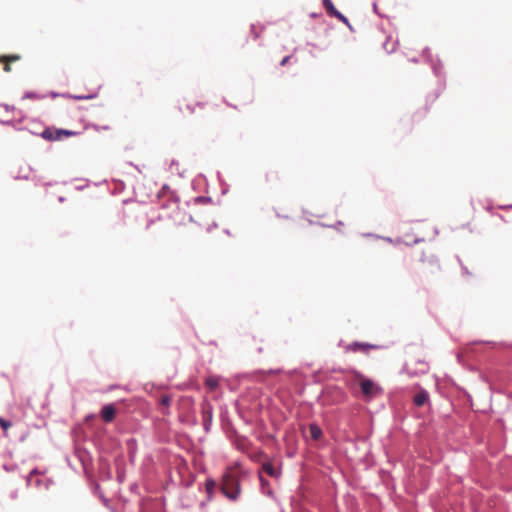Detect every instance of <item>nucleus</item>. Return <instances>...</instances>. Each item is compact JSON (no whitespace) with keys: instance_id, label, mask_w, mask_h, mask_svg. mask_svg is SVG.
I'll use <instances>...</instances> for the list:
<instances>
[{"instance_id":"1","label":"nucleus","mask_w":512,"mask_h":512,"mask_svg":"<svg viewBox=\"0 0 512 512\" xmlns=\"http://www.w3.org/2000/svg\"><path fill=\"white\" fill-rule=\"evenodd\" d=\"M222 493L231 501H236L241 493L238 475L234 471H227L222 477Z\"/></svg>"},{"instance_id":"2","label":"nucleus","mask_w":512,"mask_h":512,"mask_svg":"<svg viewBox=\"0 0 512 512\" xmlns=\"http://www.w3.org/2000/svg\"><path fill=\"white\" fill-rule=\"evenodd\" d=\"M162 217L171 219L176 225H181L185 222L186 213L179 207L177 201H170L163 206Z\"/></svg>"},{"instance_id":"3","label":"nucleus","mask_w":512,"mask_h":512,"mask_svg":"<svg viewBox=\"0 0 512 512\" xmlns=\"http://www.w3.org/2000/svg\"><path fill=\"white\" fill-rule=\"evenodd\" d=\"M357 377L360 379V388L366 399H372L382 392V389L372 380L364 378L360 374Z\"/></svg>"},{"instance_id":"4","label":"nucleus","mask_w":512,"mask_h":512,"mask_svg":"<svg viewBox=\"0 0 512 512\" xmlns=\"http://www.w3.org/2000/svg\"><path fill=\"white\" fill-rule=\"evenodd\" d=\"M116 415V409L112 404H107L103 406L101 410V417L104 422L109 423L112 422Z\"/></svg>"},{"instance_id":"5","label":"nucleus","mask_w":512,"mask_h":512,"mask_svg":"<svg viewBox=\"0 0 512 512\" xmlns=\"http://www.w3.org/2000/svg\"><path fill=\"white\" fill-rule=\"evenodd\" d=\"M20 59H21L20 55H17V54L3 55V56H0V63L4 64L3 70L5 72H10L11 71L10 64L12 62H16V61H18Z\"/></svg>"},{"instance_id":"6","label":"nucleus","mask_w":512,"mask_h":512,"mask_svg":"<svg viewBox=\"0 0 512 512\" xmlns=\"http://www.w3.org/2000/svg\"><path fill=\"white\" fill-rule=\"evenodd\" d=\"M429 400V394L426 390L420 389L413 398V402L417 407H422Z\"/></svg>"},{"instance_id":"7","label":"nucleus","mask_w":512,"mask_h":512,"mask_svg":"<svg viewBox=\"0 0 512 512\" xmlns=\"http://www.w3.org/2000/svg\"><path fill=\"white\" fill-rule=\"evenodd\" d=\"M43 139L47 141H58L60 140L59 132L57 128L48 127L41 133Z\"/></svg>"},{"instance_id":"8","label":"nucleus","mask_w":512,"mask_h":512,"mask_svg":"<svg viewBox=\"0 0 512 512\" xmlns=\"http://www.w3.org/2000/svg\"><path fill=\"white\" fill-rule=\"evenodd\" d=\"M262 470L270 477L278 478L280 476V471L276 469L270 462L263 463Z\"/></svg>"},{"instance_id":"9","label":"nucleus","mask_w":512,"mask_h":512,"mask_svg":"<svg viewBox=\"0 0 512 512\" xmlns=\"http://www.w3.org/2000/svg\"><path fill=\"white\" fill-rule=\"evenodd\" d=\"M202 413H203L204 423H205V425H207V423L210 422L212 419L211 407L209 405H204L202 408Z\"/></svg>"},{"instance_id":"10","label":"nucleus","mask_w":512,"mask_h":512,"mask_svg":"<svg viewBox=\"0 0 512 512\" xmlns=\"http://www.w3.org/2000/svg\"><path fill=\"white\" fill-rule=\"evenodd\" d=\"M309 431H310L311 437L314 440H318L321 437V435H322L321 429L317 425H315V424H311L310 425Z\"/></svg>"},{"instance_id":"11","label":"nucleus","mask_w":512,"mask_h":512,"mask_svg":"<svg viewBox=\"0 0 512 512\" xmlns=\"http://www.w3.org/2000/svg\"><path fill=\"white\" fill-rule=\"evenodd\" d=\"M205 384L210 390H215L219 385V381L216 377L210 376L206 379Z\"/></svg>"},{"instance_id":"12","label":"nucleus","mask_w":512,"mask_h":512,"mask_svg":"<svg viewBox=\"0 0 512 512\" xmlns=\"http://www.w3.org/2000/svg\"><path fill=\"white\" fill-rule=\"evenodd\" d=\"M323 4H324V7H325L327 13L330 16H332L335 13V11H337V9L334 7L331 0H323Z\"/></svg>"},{"instance_id":"13","label":"nucleus","mask_w":512,"mask_h":512,"mask_svg":"<svg viewBox=\"0 0 512 512\" xmlns=\"http://www.w3.org/2000/svg\"><path fill=\"white\" fill-rule=\"evenodd\" d=\"M384 49L388 52V53H392L395 51L396 49V42H393L391 41V38H387L386 42L384 43L383 45Z\"/></svg>"},{"instance_id":"14","label":"nucleus","mask_w":512,"mask_h":512,"mask_svg":"<svg viewBox=\"0 0 512 512\" xmlns=\"http://www.w3.org/2000/svg\"><path fill=\"white\" fill-rule=\"evenodd\" d=\"M0 427L3 429V435L7 436V431L12 427V422L0 417Z\"/></svg>"},{"instance_id":"15","label":"nucleus","mask_w":512,"mask_h":512,"mask_svg":"<svg viewBox=\"0 0 512 512\" xmlns=\"http://www.w3.org/2000/svg\"><path fill=\"white\" fill-rule=\"evenodd\" d=\"M58 132H59L60 140H61L63 137H72V136H76V135H78V134H79V133H78V132H76V131L66 130V129H58Z\"/></svg>"},{"instance_id":"16","label":"nucleus","mask_w":512,"mask_h":512,"mask_svg":"<svg viewBox=\"0 0 512 512\" xmlns=\"http://www.w3.org/2000/svg\"><path fill=\"white\" fill-rule=\"evenodd\" d=\"M159 403L164 407H169L171 403V397L169 395H162L159 399Z\"/></svg>"},{"instance_id":"17","label":"nucleus","mask_w":512,"mask_h":512,"mask_svg":"<svg viewBox=\"0 0 512 512\" xmlns=\"http://www.w3.org/2000/svg\"><path fill=\"white\" fill-rule=\"evenodd\" d=\"M205 486H206V490L209 494L212 493V491L214 490V488L216 487V482L212 479H209L206 481L205 483Z\"/></svg>"},{"instance_id":"18","label":"nucleus","mask_w":512,"mask_h":512,"mask_svg":"<svg viewBox=\"0 0 512 512\" xmlns=\"http://www.w3.org/2000/svg\"><path fill=\"white\" fill-rule=\"evenodd\" d=\"M332 16L338 18L339 20H341L344 23L348 22L347 18L343 14H341L338 10L335 11V13Z\"/></svg>"},{"instance_id":"19","label":"nucleus","mask_w":512,"mask_h":512,"mask_svg":"<svg viewBox=\"0 0 512 512\" xmlns=\"http://www.w3.org/2000/svg\"><path fill=\"white\" fill-rule=\"evenodd\" d=\"M186 112H187V114H194L195 113V106H191L190 104H186Z\"/></svg>"},{"instance_id":"20","label":"nucleus","mask_w":512,"mask_h":512,"mask_svg":"<svg viewBox=\"0 0 512 512\" xmlns=\"http://www.w3.org/2000/svg\"><path fill=\"white\" fill-rule=\"evenodd\" d=\"M289 59H290V56H286V57H284V58L282 59V61L280 62V65H281V66H285V65L288 63Z\"/></svg>"},{"instance_id":"21","label":"nucleus","mask_w":512,"mask_h":512,"mask_svg":"<svg viewBox=\"0 0 512 512\" xmlns=\"http://www.w3.org/2000/svg\"><path fill=\"white\" fill-rule=\"evenodd\" d=\"M195 106L199 107L200 109H203V108H204V103H202V102H197V103L195 104Z\"/></svg>"},{"instance_id":"22","label":"nucleus","mask_w":512,"mask_h":512,"mask_svg":"<svg viewBox=\"0 0 512 512\" xmlns=\"http://www.w3.org/2000/svg\"><path fill=\"white\" fill-rule=\"evenodd\" d=\"M354 346L357 347V348H361V349H364L366 347L365 345H362V344H359V343H355Z\"/></svg>"}]
</instances>
